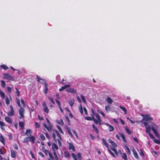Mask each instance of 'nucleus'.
I'll use <instances>...</instances> for the list:
<instances>
[{
    "label": "nucleus",
    "mask_w": 160,
    "mask_h": 160,
    "mask_svg": "<svg viewBox=\"0 0 160 160\" xmlns=\"http://www.w3.org/2000/svg\"><path fill=\"white\" fill-rule=\"evenodd\" d=\"M52 136L54 140L56 142H58L59 146L60 147L62 146V143L61 141L62 140V138L59 132L55 130L52 133Z\"/></svg>",
    "instance_id": "1"
},
{
    "label": "nucleus",
    "mask_w": 160,
    "mask_h": 160,
    "mask_svg": "<svg viewBox=\"0 0 160 160\" xmlns=\"http://www.w3.org/2000/svg\"><path fill=\"white\" fill-rule=\"evenodd\" d=\"M16 102L18 106L20 107L19 110V114H20L19 119H21L22 118H24V109L23 108L21 107V105L20 103V101L18 98H16Z\"/></svg>",
    "instance_id": "2"
},
{
    "label": "nucleus",
    "mask_w": 160,
    "mask_h": 160,
    "mask_svg": "<svg viewBox=\"0 0 160 160\" xmlns=\"http://www.w3.org/2000/svg\"><path fill=\"white\" fill-rule=\"evenodd\" d=\"M91 111L92 112V114H91V116L92 117H94V116H96V118H97V122L100 125L102 124V120L100 118V117L99 115L97 113H96L94 112V111L93 109H91Z\"/></svg>",
    "instance_id": "3"
},
{
    "label": "nucleus",
    "mask_w": 160,
    "mask_h": 160,
    "mask_svg": "<svg viewBox=\"0 0 160 160\" xmlns=\"http://www.w3.org/2000/svg\"><path fill=\"white\" fill-rule=\"evenodd\" d=\"M108 141L111 144L112 146L111 148V150L114 152L116 155H117L118 154V153L116 149V148L117 147V146L116 144L111 139H109Z\"/></svg>",
    "instance_id": "4"
},
{
    "label": "nucleus",
    "mask_w": 160,
    "mask_h": 160,
    "mask_svg": "<svg viewBox=\"0 0 160 160\" xmlns=\"http://www.w3.org/2000/svg\"><path fill=\"white\" fill-rule=\"evenodd\" d=\"M35 140V137L32 135H31L30 137L25 138L24 139L23 142L26 143L29 142H31L32 144H33L34 143Z\"/></svg>",
    "instance_id": "5"
},
{
    "label": "nucleus",
    "mask_w": 160,
    "mask_h": 160,
    "mask_svg": "<svg viewBox=\"0 0 160 160\" xmlns=\"http://www.w3.org/2000/svg\"><path fill=\"white\" fill-rule=\"evenodd\" d=\"M158 129V126L156 124L153 123L151 124V129L156 137H159L157 131Z\"/></svg>",
    "instance_id": "6"
},
{
    "label": "nucleus",
    "mask_w": 160,
    "mask_h": 160,
    "mask_svg": "<svg viewBox=\"0 0 160 160\" xmlns=\"http://www.w3.org/2000/svg\"><path fill=\"white\" fill-rule=\"evenodd\" d=\"M3 78L9 81H13L14 80L13 77L8 73L4 74H3Z\"/></svg>",
    "instance_id": "7"
},
{
    "label": "nucleus",
    "mask_w": 160,
    "mask_h": 160,
    "mask_svg": "<svg viewBox=\"0 0 160 160\" xmlns=\"http://www.w3.org/2000/svg\"><path fill=\"white\" fill-rule=\"evenodd\" d=\"M10 107L11 110L10 111L8 112L7 114L8 116L11 117L15 115L14 111L13 108V107L12 105H10Z\"/></svg>",
    "instance_id": "8"
},
{
    "label": "nucleus",
    "mask_w": 160,
    "mask_h": 160,
    "mask_svg": "<svg viewBox=\"0 0 160 160\" xmlns=\"http://www.w3.org/2000/svg\"><path fill=\"white\" fill-rule=\"evenodd\" d=\"M143 123L146 128V133L148 134L150 133L151 129L150 126L148 125V123L146 122H144Z\"/></svg>",
    "instance_id": "9"
},
{
    "label": "nucleus",
    "mask_w": 160,
    "mask_h": 160,
    "mask_svg": "<svg viewBox=\"0 0 160 160\" xmlns=\"http://www.w3.org/2000/svg\"><path fill=\"white\" fill-rule=\"evenodd\" d=\"M84 118L85 119L89 120V121H94V122L95 124H98V122H97V120L96 119H95L94 118V117H85Z\"/></svg>",
    "instance_id": "10"
},
{
    "label": "nucleus",
    "mask_w": 160,
    "mask_h": 160,
    "mask_svg": "<svg viewBox=\"0 0 160 160\" xmlns=\"http://www.w3.org/2000/svg\"><path fill=\"white\" fill-rule=\"evenodd\" d=\"M143 120L147 121H151L152 119L151 118L148 114H147L143 116Z\"/></svg>",
    "instance_id": "11"
},
{
    "label": "nucleus",
    "mask_w": 160,
    "mask_h": 160,
    "mask_svg": "<svg viewBox=\"0 0 160 160\" xmlns=\"http://www.w3.org/2000/svg\"><path fill=\"white\" fill-rule=\"evenodd\" d=\"M42 105L44 107L43 111L46 113H48L49 112V110L45 102H43Z\"/></svg>",
    "instance_id": "12"
},
{
    "label": "nucleus",
    "mask_w": 160,
    "mask_h": 160,
    "mask_svg": "<svg viewBox=\"0 0 160 160\" xmlns=\"http://www.w3.org/2000/svg\"><path fill=\"white\" fill-rule=\"evenodd\" d=\"M66 90L67 92L72 94H75L77 93L76 91L73 88H69L67 89Z\"/></svg>",
    "instance_id": "13"
},
{
    "label": "nucleus",
    "mask_w": 160,
    "mask_h": 160,
    "mask_svg": "<svg viewBox=\"0 0 160 160\" xmlns=\"http://www.w3.org/2000/svg\"><path fill=\"white\" fill-rule=\"evenodd\" d=\"M68 143V148L70 150H72V151L74 152L75 151V149L74 146L73 144L71 142Z\"/></svg>",
    "instance_id": "14"
},
{
    "label": "nucleus",
    "mask_w": 160,
    "mask_h": 160,
    "mask_svg": "<svg viewBox=\"0 0 160 160\" xmlns=\"http://www.w3.org/2000/svg\"><path fill=\"white\" fill-rule=\"evenodd\" d=\"M37 78L38 79L37 81L38 82H41L44 85H45V83H47L46 81L44 79L40 78L38 75H37Z\"/></svg>",
    "instance_id": "15"
},
{
    "label": "nucleus",
    "mask_w": 160,
    "mask_h": 160,
    "mask_svg": "<svg viewBox=\"0 0 160 160\" xmlns=\"http://www.w3.org/2000/svg\"><path fill=\"white\" fill-rule=\"evenodd\" d=\"M105 125L109 128V131L110 132H112L114 130V128L112 126L110 125L107 122L106 123Z\"/></svg>",
    "instance_id": "16"
},
{
    "label": "nucleus",
    "mask_w": 160,
    "mask_h": 160,
    "mask_svg": "<svg viewBox=\"0 0 160 160\" xmlns=\"http://www.w3.org/2000/svg\"><path fill=\"white\" fill-rule=\"evenodd\" d=\"M132 151L133 152V154L135 158L137 159H139V158L138 154L134 148H133L132 149Z\"/></svg>",
    "instance_id": "17"
},
{
    "label": "nucleus",
    "mask_w": 160,
    "mask_h": 160,
    "mask_svg": "<svg viewBox=\"0 0 160 160\" xmlns=\"http://www.w3.org/2000/svg\"><path fill=\"white\" fill-rule=\"evenodd\" d=\"M58 146L55 143L52 144V149L53 152L55 151V149L58 150Z\"/></svg>",
    "instance_id": "18"
},
{
    "label": "nucleus",
    "mask_w": 160,
    "mask_h": 160,
    "mask_svg": "<svg viewBox=\"0 0 160 160\" xmlns=\"http://www.w3.org/2000/svg\"><path fill=\"white\" fill-rule=\"evenodd\" d=\"M44 88H43L44 92L46 94H47V91L48 90V85L47 83H45V85H44Z\"/></svg>",
    "instance_id": "19"
},
{
    "label": "nucleus",
    "mask_w": 160,
    "mask_h": 160,
    "mask_svg": "<svg viewBox=\"0 0 160 160\" xmlns=\"http://www.w3.org/2000/svg\"><path fill=\"white\" fill-rule=\"evenodd\" d=\"M70 85H64V86H63L62 87L60 88L59 89V91H61L65 89L66 88H69L70 87Z\"/></svg>",
    "instance_id": "20"
},
{
    "label": "nucleus",
    "mask_w": 160,
    "mask_h": 160,
    "mask_svg": "<svg viewBox=\"0 0 160 160\" xmlns=\"http://www.w3.org/2000/svg\"><path fill=\"white\" fill-rule=\"evenodd\" d=\"M5 121L8 123H11L12 122L11 119L8 117H6L5 118Z\"/></svg>",
    "instance_id": "21"
},
{
    "label": "nucleus",
    "mask_w": 160,
    "mask_h": 160,
    "mask_svg": "<svg viewBox=\"0 0 160 160\" xmlns=\"http://www.w3.org/2000/svg\"><path fill=\"white\" fill-rule=\"evenodd\" d=\"M32 132L30 129H28L27 130L25 134L27 136H31L32 134Z\"/></svg>",
    "instance_id": "22"
},
{
    "label": "nucleus",
    "mask_w": 160,
    "mask_h": 160,
    "mask_svg": "<svg viewBox=\"0 0 160 160\" xmlns=\"http://www.w3.org/2000/svg\"><path fill=\"white\" fill-rule=\"evenodd\" d=\"M102 141L103 143L104 144V145L107 148H109V145L108 143L105 140L104 138H102Z\"/></svg>",
    "instance_id": "23"
},
{
    "label": "nucleus",
    "mask_w": 160,
    "mask_h": 160,
    "mask_svg": "<svg viewBox=\"0 0 160 160\" xmlns=\"http://www.w3.org/2000/svg\"><path fill=\"white\" fill-rule=\"evenodd\" d=\"M92 128H93V129L95 131L96 133L97 134H98L99 132V131L98 130V128L93 124L92 125Z\"/></svg>",
    "instance_id": "24"
},
{
    "label": "nucleus",
    "mask_w": 160,
    "mask_h": 160,
    "mask_svg": "<svg viewBox=\"0 0 160 160\" xmlns=\"http://www.w3.org/2000/svg\"><path fill=\"white\" fill-rule=\"evenodd\" d=\"M0 141L4 145L5 144V138L2 134L0 135Z\"/></svg>",
    "instance_id": "25"
},
{
    "label": "nucleus",
    "mask_w": 160,
    "mask_h": 160,
    "mask_svg": "<svg viewBox=\"0 0 160 160\" xmlns=\"http://www.w3.org/2000/svg\"><path fill=\"white\" fill-rule=\"evenodd\" d=\"M11 156L13 158H15L16 157V155L15 152L13 150H11Z\"/></svg>",
    "instance_id": "26"
},
{
    "label": "nucleus",
    "mask_w": 160,
    "mask_h": 160,
    "mask_svg": "<svg viewBox=\"0 0 160 160\" xmlns=\"http://www.w3.org/2000/svg\"><path fill=\"white\" fill-rule=\"evenodd\" d=\"M119 135H120L121 137L122 138V140L123 141L125 142H126V140L125 139V137L124 135L122 133H119Z\"/></svg>",
    "instance_id": "27"
},
{
    "label": "nucleus",
    "mask_w": 160,
    "mask_h": 160,
    "mask_svg": "<svg viewBox=\"0 0 160 160\" xmlns=\"http://www.w3.org/2000/svg\"><path fill=\"white\" fill-rule=\"evenodd\" d=\"M5 125V123L2 121H0V126L1 129L3 130H5V128L3 127Z\"/></svg>",
    "instance_id": "28"
},
{
    "label": "nucleus",
    "mask_w": 160,
    "mask_h": 160,
    "mask_svg": "<svg viewBox=\"0 0 160 160\" xmlns=\"http://www.w3.org/2000/svg\"><path fill=\"white\" fill-rule=\"evenodd\" d=\"M19 127L21 129H23L24 128V124L23 122L20 121L19 123Z\"/></svg>",
    "instance_id": "29"
},
{
    "label": "nucleus",
    "mask_w": 160,
    "mask_h": 160,
    "mask_svg": "<svg viewBox=\"0 0 160 160\" xmlns=\"http://www.w3.org/2000/svg\"><path fill=\"white\" fill-rule=\"evenodd\" d=\"M107 101L108 103L109 104H111L113 102V101L109 97H108L107 98Z\"/></svg>",
    "instance_id": "30"
},
{
    "label": "nucleus",
    "mask_w": 160,
    "mask_h": 160,
    "mask_svg": "<svg viewBox=\"0 0 160 160\" xmlns=\"http://www.w3.org/2000/svg\"><path fill=\"white\" fill-rule=\"evenodd\" d=\"M74 100L73 99H72L70 100L68 102L70 106L72 107L74 103Z\"/></svg>",
    "instance_id": "31"
},
{
    "label": "nucleus",
    "mask_w": 160,
    "mask_h": 160,
    "mask_svg": "<svg viewBox=\"0 0 160 160\" xmlns=\"http://www.w3.org/2000/svg\"><path fill=\"white\" fill-rule=\"evenodd\" d=\"M125 147L127 150V154L128 155L130 154L131 153V152L129 148L126 145H125Z\"/></svg>",
    "instance_id": "32"
},
{
    "label": "nucleus",
    "mask_w": 160,
    "mask_h": 160,
    "mask_svg": "<svg viewBox=\"0 0 160 160\" xmlns=\"http://www.w3.org/2000/svg\"><path fill=\"white\" fill-rule=\"evenodd\" d=\"M119 108L123 111L125 114H127V110L125 107L120 106Z\"/></svg>",
    "instance_id": "33"
},
{
    "label": "nucleus",
    "mask_w": 160,
    "mask_h": 160,
    "mask_svg": "<svg viewBox=\"0 0 160 160\" xmlns=\"http://www.w3.org/2000/svg\"><path fill=\"white\" fill-rule=\"evenodd\" d=\"M0 67L1 68L5 70H7L8 69V67L4 64L1 65Z\"/></svg>",
    "instance_id": "34"
},
{
    "label": "nucleus",
    "mask_w": 160,
    "mask_h": 160,
    "mask_svg": "<svg viewBox=\"0 0 160 160\" xmlns=\"http://www.w3.org/2000/svg\"><path fill=\"white\" fill-rule=\"evenodd\" d=\"M122 157L124 160H127V157L126 154L125 153H122Z\"/></svg>",
    "instance_id": "35"
},
{
    "label": "nucleus",
    "mask_w": 160,
    "mask_h": 160,
    "mask_svg": "<svg viewBox=\"0 0 160 160\" xmlns=\"http://www.w3.org/2000/svg\"><path fill=\"white\" fill-rule=\"evenodd\" d=\"M65 157L66 158H68L70 157V155L68 152H64Z\"/></svg>",
    "instance_id": "36"
},
{
    "label": "nucleus",
    "mask_w": 160,
    "mask_h": 160,
    "mask_svg": "<svg viewBox=\"0 0 160 160\" xmlns=\"http://www.w3.org/2000/svg\"><path fill=\"white\" fill-rule=\"evenodd\" d=\"M46 129L49 131V132H50V131H52V125L51 124L49 126H48L47 128H46Z\"/></svg>",
    "instance_id": "37"
},
{
    "label": "nucleus",
    "mask_w": 160,
    "mask_h": 160,
    "mask_svg": "<svg viewBox=\"0 0 160 160\" xmlns=\"http://www.w3.org/2000/svg\"><path fill=\"white\" fill-rule=\"evenodd\" d=\"M79 111L81 114H82L83 113V108L82 107L81 104L80 105L79 107Z\"/></svg>",
    "instance_id": "38"
},
{
    "label": "nucleus",
    "mask_w": 160,
    "mask_h": 160,
    "mask_svg": "<svg viewBox=\"0 0 160 160\" xmlns=\"http://www.w3.org/2000/svg\"><path fill=\"white\" fill-rule=\"evenodd\" d=\"M53 154L55 160H58V157L55 151L53 152Z\"/></svg>",
    "instance_id": "39"
},
{
    "label": "nucleus",
    "mask_w": 160,
    "mask_h": 160,
    "mask_svg": "<svg viewBox=\"0 0 160 160\" xmlns=\"http://www.w3.org/2000/svg\"><path fill=\"white\" fill-rule=\"evenodd\" d=\"M65 118L67 121L68 122V124L70 125V121L68 117V116H65Z\"/></svg>",
    "instance_id": "40"
},
{
    "label": "nucleus",
    "mask_w": 160,
    "mask_h": 160,
    "mask_svg": "<svg viewBox=\"0 0 160 160\" xmlns=\"http://www.w3.org/2000/svg\"><path fill=\"white\" fill-rule=\"evenodd\" d=\"M105 109L107 112H108L110 110V106L108 105L105 107Z\"/></svg>",
    "instance_id": "41"
},
{
    "label": "nucleus",
    "mask_w": 160,
    "mask_h": 160,
    "mask_svg": "<svg viewBox=\"0 0 160 160\" xmlns=\"http://www.w3.org/2000/svg\"><path fill=\"white\" fill-rule=\"evenodd\" d=\"M35 127L36 128H38L40 127L39 123L37 122H35Z\"/></svg>",
    "instance_id": "42"
},
{
    "label": "nucleus",
    "mask_w": 160,
    "mask_h": 160,
    "mask_svg": "<svg viewBox=\"0 0 160 160\" xmlns=\"http://www.w3.org/2000/svg\"><path fill=\"white\" fill-rule=\"evenodd\" d=\"M1 86L3 88L5 87L6 85L5 82L3 80H1Z\"/></svg>",
    "instance_id": "43"
},
{
    "label": "nucleus",
    "mask_w": 160,
    "mask_h": 160,
    "mask_svg": "<svg viewBox=\"0 0 160 160\" xmlns=\"http://www.w3.org/2000/svg\"><path fill=\"white\" fill-rule=\"evenodd\" d=\"M81 98V99H82V101L83 102L85 103H86V101L85 99L84 98V96L82 94L81 95H80Z\"/></svg>",
    "instance_id": "44"
},
{
    "label": "nucleus",
    "mask_w": 160,
    "mask_h": 160,
    "mask_svg": "<svg viewBox=\"0 0 160 160\" xmlns=\"http://www.w3.org/2000/svg\"><path fill=\"white\" fill-rule=\"evenodd\" d=\"M48 99L53 104H55V102L52 98L49 97L48 98Z\"/></svg>",
    "instance_id": "45"
},
{
    "label": "nucleus",
    "mask_w": 160,
    "mask_h": 160,
    "mask_svg": "<svg viewBox=\"0 0 160 160\" xmlns=\"http://www.w3.org/2000/svg\"><path fill=\"white\" fill-rule=\"evenodd\" d=\"M15 88L16 90V93L17 95V96L18 97H19L20 95V92L19 91L18 89L16 88Z\"/></svg>",
    "instance_id": "46"
},
{
    "label": "nucleus",
    "mask_w": 160,
    "mask_h": 160,
    "mask_svg": "<svg viewBox=\"0 0 160 160\" xmlns=\"http://www.w3.org/2000/svg\"><path fill=\"white\" fill-rule=\"evenodd\" d=\"M125 130L127 132L129 135L131 134L130 131L128 128H125Z\"/></svg>",
    "instance_id": "47"
},
{
    "label": "nucleus",
    "mask_w": 160,
    "mask_h": 160,
    "mask_svg": "<svg viewBox=\"0 0 160 160\" xmlns=\"http://www.w3.org/2000/svg\"><path fill=\"white\" fill-rule=\"evenodd\" d=\"M6 103L7 105H8L10 103L9 100L8 98H6L5 99Z\"/></svg>",
    "instance_id": "48"
},
{
    "label": "nucleus",
    "mask_w": 160,
    "mask_h": 160,
    "mask_svg": "<svg viewBox=\"0 0 160 160\" xmlns=\"http://www.w3.org/2000/svg\"><path fill=\"white\" fill-rule=\"evenodd\" d=\"M57 128H58V129L59 131L62 133L63 134V132L62 130V128H61L58 125H57Z\"/></svg>",
    "instance_id": "49"
},
{
    "label": "nucleus",
    "mask_w": 160,
    "mask_h": 160,
    "mask_svg": "<svg viewBox=\"0 0 160 160\" xmlns=\"http://www.w3.org/2000/svg\"><path fill=\"white\" fill-rule=\"evenodd\" d=\"M0 95L3 98H5V94L3 92L0 91Z\"/></svg>",
    "instance_id": "50"
},
{
    "label": "nucleus",
    "mask_w": 160,
    "mask_h": 160,
    "mask_svg": "<svg viewBox=\"0 0 160 160\" xmlns=\"http://www.w3.org/2000/svg\"><path fill=\"white\" fill-rule=\"evenodd\" d=\"M77 156L79 160H81L82 158V156L80 153H78Z\"/></svg>",
    "instance_id": "51"
},
{
    "label": "nucleus",
    "mask_w": 160,
    "mask_h": 160,
    "mask_svg": "<svg viewBox=\"0 0 160 160\" xmlns=\"http://www.w3.org/2000/svg\"><path fill=\"white\" fill-rule=\"evenodd\" d=\"M43 152L45 153V154L47 155L48 154H49V152H51L50 151H48L47 150L45 149L44 151H43Z\"/></svg>",
    "instance_id": "52"
},
{
    "label": "nucleus",
    "mask_w": 160,
    "mask_h": 160,
    "mask_svg": "<svg viewBox=\"0 0 160 160\" xmlns=\"http://www.w3.org/2000/svg\"><path fill=\"white\" fill-rule=\"evenodd\" d=\"M30 153L32 156V158L34 159H35V158L34 156V155L33 154V153H32V152L31 151H30Z\"/></svg>",
    "instance_id": "53"
},
{
    "label": "nucleus",
    "mask_w": 160,
    "mask_h": 160,
    "mask_svg": "<svg viewBox=\"0 0 160 160\" xmlns=\"http://www.w3.org/2000/svg\"><path fill=\"white\" fill-rule=\"evenodd\" d=\"M14 148L16 150H18V147L16 144H14L13 145Z\"/></svg>",
    "instance_id": "54"
},
{
    "label": "nucleus",
    "mask_w": 160,
    "mask_h": 160,
    "mask_svg": "<svg viewBox=\"0 0 160 160\" xmlns=\"http://www.w3.org/2000/svg\"><path fill=\"white\" fill-rule=\"evenodd\" d=\"M21 102L22 103V104L23 106L24 107H25L26 105H25V103L24 102V101L23 99L22 98L21 99Z\"/></svg>",
    "instance_id": "55"
},
{
    "label": "nucleus",
    "mask_w": 160,
    "mask_h": 160,
    "mask_svg": "<svg viewBox=\"0 0 160 160\" xmlns=\"http://www.w3.org/2000/svg\"><path fill=\"white\" fill-rule=\"evenodd\" d=\"M7 89L8 92H9V93H11L12 92V90L11 88L10 87H7Z\"/></svg>",
    "instance_id": "56"
},
{
    "label": "nucleus",
    "mask_w": 160,
    "mask_h": 160,
    "mask_svg": "<svg viewBox=\"0 0 160 160\" xmlns=\"http://www.w3.org/2000/svg\"><path fill=\"white\" fill-rule=\"evenodd\" d=\"M42 140H44L45 139V138L44 136V135L43 134H41L40 136Z\"/></svg>",
    "instance_id": "57"
},
{
    "label": "nucleus",
    "mask_w": 160,
    "mask_h": 160,
    "mask_svg": "<svg viewBox=\"0 0 160 160\" xmlns=\"http://www.w3.org/2000/svg\"><path fill=\"white\" fill-rule=\"evenodd\" d=\"M154 141V142H155L156 143L158 144H160V140H158L157 139H154L153 140Z\"/></svg>",
    "instance_id": "58"
},
{
    "label": "nucleus",
    "mask_w": 160,
    "mask_h": 160,
    "mask_svg": "<svg viewBox=\"0 0 160 160\" xmlns=\"http://www.w3.org/2000/svg\"><path fill=\"white\" fill-rule=\"evenodd\" d=\"M48 155H49V156L50 158V159L53 160L54 159V158L53 157V155L51 154V152H49V153Z\"/></svg>",
    "instance_id": "59"
},
{
    "label": "nucleus",
    "mask_w": 160,
    "mask_h": 160,
    "mask_svg": "<svg viewBox=\"0 0 160 160\" xmlns=\"http://www.w3.org/2000/svg\"><path fill=\"white\" fill-rule=\"evenodd\" d=\"M67 132L68 133V134L71 136H72V132H71L70 130H69V128H68L67 129Z\"/></svg>",
    "instance_id": "60"
},
{
    "label": "nucleus",
    "mask_w": 160,
    "mask_h": 160,
    "mask_svg": "<svg viewBox=\"0 0 160 160\" xmlns=\"http://www.w3.org/2000/svg\"><path fill=\"white\" fill-rule=\"evenodd\" d=\"M148 135H149V136H150V138L154 140L155 139V137H154V136L151 133L148 134Z\"/></svg>",
    "instance_id": "61"
},
{
    "label": "nucleus",
    "mask_w": 160,
    "mask_h": 160,
    "mask_svg": "<svg viewBox=\"0 0 160 160\" xmlns=\"http://www.w3.org/2000/svg\"><path fill=\"white\" fill-rule=\"evenodd\" d=\"M56 102H57V104H58V107H59L61 106L60 102L57 99H56Z\"/></svg>",
    "instance_id": "62"
},
{
    "label": "nucleus",
    "mask_w": 160,
    "mask_h": 160,
    "mask_svg": "<svg viewBox=\"0 0 160 160\" xmlns=\"http://www.w3.org/2000/svg\"><path fill=\"white\" fill-rule=\"evenodd\" d=\"M83 110L84 112L86 115H88V113L87 110L85 107H84L83 108Z\"/></svg>",
    "instance_id": "63"
},
{
    "label": "nucleus",
    "mask_w": 160,
    "mask_h": 160,
    "mask_svg": "<svg viewBox=\"0 0 160 160\" xmlns=\"http://www.w3.org/2000/svg\"><path fill=\"white\" fill-rule=\"evenodd\" d=\"M39 154L41 156L42 158H44V155L42 152H38Z\"/></svg>",
    "instance_id": "64"
}]
</instances>
